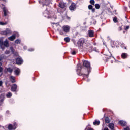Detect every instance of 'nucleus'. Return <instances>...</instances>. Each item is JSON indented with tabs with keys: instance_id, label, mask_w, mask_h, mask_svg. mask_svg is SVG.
<instances>
[{
	"instance_id": "obj_16",
	"label": "nucleus",
	"mask_w": 130,
	"mask_h": 130,
	"mask_svg": "<svg viewBox=\"0 0 130 130\" xmlns=\"http://www.w3.org/2000/svg\"><path fill=\"white\" fill-rule=\"evenodd\" d=\"M119 124L121 125V126H125V125L126 124V122L124 121H120L119 122Z\"/></svg>"
},
{
	"instance_id": "obj_57",
	"label": "nucleus",
	"mask_w": 130,
	"mask_h": 130,
	"mask_svg": "<svg viewBox=\"0 0 130 130\" xmlns=\"http://www.w3.org/2000/svg\"><path fill=\"white\" fill-rule=\"evenodd\" d=\"M94 45H96V44L94 43Z\"/></svg>"
},
{
	"instance_id": "obj_22",
	"label": "nucleus",
	"mask_w": 130,
	"mask_h": 130,
	"mask_svg": "<svg viewBox=\"0 0 130 130\" xmlns=\"http://www.w3.org/2000/svg\"><path fill=\"white\" fill-rule=\"evenodd\" d=\"M100 124V121L95 120L93 122V125H99Z\"/></svg>"
},
{
	"instance_id": "obj_52",
	"label": "nucleus",
	"mask_w": 130,
	"mask_h": 130,
	"mask_svg": "<svg viewBox=\"0 0 130 130\" xmlns=\"http://www.w3.org/2000/svg\"><path fill=\"white\" fill-rule=\"evenodd\" d=\"M24 49H27V47H24Z\"/></svg>"
},
{
	"instance_id": "obj_1",
	"label": "nucleus",
	"mask_w": 130,
	"mask_h": 130,
	"mask_svg": "<svg viewBox=\"0 0 130 130\" xmlns=\"http://www.w3.org/2000/svg\"><path fill=\"white\" fill-rule=\"evenodd\" d=\"M84 67H85L87 69V73L88 75L85 74L84 73H82V66L81 64H78L77 66V73L79 75V76H83L84 79H86V78L89 77V74L91 73V63L88 61L84 60L83 63Z\"/></svg>"
},
{
	"instance_id": "obj_14",
	"label": "nucleus",
	"mask_w": 130,
	"mask_h": 130,
	"mask_svg": "<svg viewBox=\"0 0 130 130\" xmlns=\"http://www.w3.org/2000/svg\"><path fill=\"white\" fill-rule=\"evenodd\" d=\"M121 56L123 59H125V58H127L128 55L126 53H122Z\"/></svg>"
},
{
	"instance_id": "obj_8",
	"label": "nucleus",
	"mask_w": 130,
	"mask_h": 130,
	"mask_svg": "<svg viewBox=\"0 0 130 130\" xmlns=\"http://www.w3.org/2000/svg\"><path fill=\"white\" fill-rule=\"evenodd\" d=\"M17 127V123H14V125L12 124H9L8 125V128L9 130H13V129H16Z\"/></svg>"
},
{
	"instance_id": "obj_41",
	"label": "nucleus",
	"mask_w": 130,
	"mask_h": 130,
	"mask_svg": "<svg viewBox=\"0 0 130 130\" xmlns=\"http://www.w3.org/2000/svg\"><path fill=\"white\" fill-rule=\"evenodd\" d=\"M52 19H56V16L54 15L53 16L51 17Z\"/></svg>"
},
{
	"instance_id": "obj_26",
	"label": "nucleus",
	"mask_w": 130,
	"mask_h": 130,
	"mask_svg": "<svg viewBox=\"0 0 130 130\" xmlns=\"http://www.w3.org/2000/svg\"><path fill=\"white\" fill-rule=\"evenodd\" d=\"M105 122L106 123H109V122H110V120H109V118H108V117H106Z\"/></svg>"
},
{
	"instance_id": "obj_58",
	"label": "nucleus",
	"mask_w": 130,
	"mask_h": 130,
	"mask_svg": "<svg viewBox=\"0 0 130 130\" xmlns=\"http://www.w3.org/2000/svg\"><path fill=\"white\" fill-rule=\"evenodd\" d=\"M110 55H111H111H112L111 54H110Z\"/></svg>"
},
{
	"instance_id": "obj_7",
	"label": "nucleus",
	"mask_w": 130,
	"mask_h": 130,
	"mask_svg": "<svg viewBox=\"0 0 130 130\" xmlns=\"http://www.w3.org/2000/svg\"><path fill=\"white\" fill-rule=\"evenodd\" d=\"M76 9H77V5L72 3L69 7V10H70V11H75Z\"/></svg>"
},
{
	"instance_id": "obj_28",
	"label": "nucleus",
	"mask_w": 130,
	"mask_h": 130,
	"mask_svg": "<svg viewBox=\"0 0 130 130\" xmlns=\"http://www.w3.org/2000/svg\"><path fill=\"white\" fill-rule=\"evenodd\" d=\"M95 9H100V5H99V4H96L95 5Z\"/></svg>"
},
{
	"instance_id": "obj_47",
	"label": "nucleus",
	"mask_w": 130,
	"mask_h": 130,
	"mask_svg": "<svg viewBox=\"0 0 130 130\" xmlns=\"http://www.w3.org/2000/svg\"><path fill=\"white\" fill-rule=\"evenodd\" d=\"M119 30H122V28L121 27H119Z\"/></svg>"
},
{
	"instance_id": "obj_42",
	"label": "nucleus",
	"mask_w": 130,
	"mask_h": 130,
	"mask_svg": "<svg viewBox=\"0 0 130 130\" xmlns=\"http://www.w3.org/2000/svg\"><path fill=\"white\" fill-rule=\"evenodd\" d=\"M71 53L73 55H75L76 54V51H73Z\"/></svg>"
},
{
	"instance_id": "obj_35",
	"label": "nucleus",
	"mask_w": 130,
	"mask_h": 130,
	"mask_svg": "<svg viewBox=\"0 0 130 130\" xmlns=\"http://www.w3.org/2000/svg\"><path fill=\"white\" fill-rule=\"evenodd\" d=\"M5 54H10V51L9 50H6L5 52Z\"/></svg>"
},
{
	"instance_id": "obj_33",
	"label": "nucleus",
	"mask_w": 130,
	"mask_h": 130,
	"mask_svg": "<svg viewBox=\"0 0 130 130\" xmlns=\"http://www.w3.org/2000/svg\"><path fill=\"white\" fill-rule=\"evenodd\" d=\"M113 22L114 23H117L118 21H117V17H114L113 18Z\"/></svg>"
},
{
	"instance_id": "obj_39",
	"label": "nucleus",
	"mask_w": 130,
	"mask_h": 130,
	"mask_svg": "<svg viewBox=\"0 0 130 130\" xmlns=\"http://www.w3.org/2000/svg\"><path fill=\"white\" fill-rule=\"evenodd\" d=\"M10 50H11L12 52H14V48L13 47H11Z\"/></svg>"
},
{
	"instance_id": "obj_6",
	"label": "nucleus",
	"mask_w": 130,
	"mask_h": 130,
	"mask_svg": "<svg viewBox=\"0 0 130 130\" xmlns=\"http://www.w3.org/2000/svg\"><path fill=\"white\" fill-rule=\"evenodd\" d=\"M85 44V39L83 38L80 39L78 42V45L79 46H83Z\"/></svg>"
},
{
	"instance_id": "obj_38",
	"label": "nucleus",
	"mask_w": 130,
	"mask_h": 130,
	"mask_svg": "<svg viewBox=\"0 0 130 130\" xmlns=\"http://www.w3.org/2000/svg\"><path fill=\"white\" fill-rule=\"evenodd\" d=\"M59 34H60V35H63V34H64V33L63 32V31L60 30V31H59Z\"/></svg>"
},
{
	"instance_id": "obj_2",
	"label": "nucleus",
	"mask_w": 130,
	"mask_h": 130,
	"mask_svg": "<svg viewBox=\"0 0 130 130\" xmlns=\"http://www.w3.org/2000/svg\"><path fill=\"white\" fill-rule=\"evenodd\" d=\"M9 41L8 40H6L4 42L3 41H0V47L2 49L4 50L5 48L3 47V46H5V47H9Z\"/></svg>"
},
{
	"instance_id": "obj_12",
	"label": "nucleus",
	"mask_w": 130,
	"mask_h": 130,
	"mask_svg": "<svg viewBox=\"0 0 130 130\" xmlns=\"http://www.w3.org/2000/svg\"><path fill=\"white\" fill-rule=\"evenodd\" d=\"M8 39L10 41H14L16 39V35L14 34L12 36L8 37Z\"/></svg>"
},
{
	"instance_id": "obj_9",
	"label": "nucleus",
	"mask_w": 130,
	"mask_h": 130,
	"mask_svg": "<svg viewBox=\"0 0 130 130\" xmlns=\"http://www.w3.org/2000/svg\"><path fill=\"white\" fill-rule=\"evenodd\" d=\"M18 88V86L16 84H14L12 85L11 87V91L12 92H16L17 91V88Z\"/></svg>"
},
{
	"instance_id": "obj_31",
	"label": "nucleus",
	"mask_w": 130,
	"mask_h": 130,
	"mask_svg": "<svg viewBox=\"0 0 130 130\" xmlns=\"http://www.w3.org/2000/svg\"><path fill=\"white\" fill-rule=\"evenodd\" d=\"M64 41H66V42H70V38L69 37L65 38Z\"/></svg>"
},
{
	"instance_id": "obj_40",
	"label": "nucleus",
	"mask_w": 130,
	"mask_h": 130,
	"mask_svg": "<svg viewBox=\"0 0 130 130\" xmlns=\"http://www.w3.org/2000/svg\"><path fill=\"white\" fill-rule=\"evenodd\" d=\"M124 130H130V128L129 127L127 126L126 128H124Z\"/></svg>"
},
{
	"instance_id": "obj_21",
	"label": "nucleus",
	"mask_w": 130,
	"mask_h": 130,
	"mask_svg": "<svg viewBox=\"0 0 130 130\" xmlns=\"http://www.w3.org/2000/svg\"><path fill=\"white\" fill-rule=\"evenodd\" d=\"M44 16L45 17H47L48 18H50L49 16H48V11H47V9H46L44 13Z\"/></svg>"
},
{
	"instance_id": "obj_25",
	"label": "nucleus",
	"mask_w": 130,
	"mask_h": 130,
	"mask_svg": "<svg viewBox=\"0 0 130 130\" xmlns=\"http://www.w3.org/2000/svg\"><path fill=\"white\" fill-rule=\"evenodd\" d=\"M7 71L9 73H13V69H12V68H7Z\"/></svg>"
},
{
	"instance_id": "obj_32",
	"label": "nucleus",
	"mask_w": 130,
	"mask_h": 130,
	"mask_svg": "<svg viewBox=\"0 0 130 130\" xmlns=\"http://www.w3.org/2000/svg\"><path fill=\"white\" fill-rule=\"evenodd\" d=\"M90 3L91 4V5L95 6V0H90Z\"/></svg>"
},
{
	"instance_id": "obj_4",
	"label": "nucleus",
	"mask_w": 130,
	"mask_h": 130,
	"mask_svg": "<svg viewBox=\"0 0 130 130\" xmlns=\"http://www.w3.org/2000/svg\"><path fill=\"white\" fill-rule=\"evenodd\" d=\"M1 34L3 35H11L12 31L10 29L7 28L5 30L2 31Z\"/></svg>"
},
{
	"instance_id": "obj_37",
	"label": "nucleus",
	"mask_w": 130,
	"mask_h": 130,
	"mask_svg": "<svg viewBox=\"0 0 130 130\" xmlns=\"http://www.w3.org/2000/svg\"><path fill=\"white\" fill-rule=\"evenodd\" d=\"M3 70L4 69L2 67H0V74H1V75H2V73H3Z\"/></svg>"
},
{
	"instance_id": "obj_53",
	"label": "nucleus",
	"mask_w": 130,
	"mask_h": 130,
	"mask_svg": "<svg viewBox=\"0 0 130 130\" xmlns=\"http://www.w3.org/2000/svg\"><path fill=\"white\" fill-rule=\"evenodd\" d=\"M6 113H9V111H6Z\"/></svg>"
},
{
	"instance_id": "obj_11",
	"label": "nucleus",
	"mask_w": 130,
	"mask_h": 130,
	"mask_svg": "<svg viewBox=\"0 0 130 130\" xmlns=\"http://www.w3.org/2000/svg\"><path fill=\"white\" fill-rule=\"evenodd\" d=\"M3 12L5 17L8 16V14H10V12H9V11L8 9H7V8H6V7L3 8Z\"/></svg>"
},
{
	"instance_id": "obj_29",
	"label": "nucleus",
	"mask_w": 130,
	"mask_h": 130,
	"mask_svg": "<svg viewBox=\"0 0 130 130\" xmlns=\"http://www.w3.org/2000/svg\"><path fill=\"white\" fill-rule=\"evenodd\" d=\"M7 24H8V22H0V25H1V26H5V25H7Z\"/></svg>"
},
{
	"instance_id": "obj_44",
	"label": "nucleus",
	"mask_w": 130,
	"mask_h": 130,
	"mask_svg": "<svg viewBox=\"0 0 130 130\" xmlns=\"http://www.w3.org/2000/svg\"><path fill=\"white\" fill-rule=\"evenodd\" d=\"M34 50V49L32 48L28 49V51H33Z\"/></svg>"
},
{
	"instance_id": "obj_46",
	"label": "nucleus",
	"mask_w": 130,
	"mask_h": 130,
	"mask_svg": "<svg viewBox=\"0 0 130 130\" xmlns=\"http://www.w3.org/2000/svg\"><path fill=\"white\" fill-rule=\"evenodd\" d=\"M66 19H67V20H70V19H71V18L69 17L68 16H67Z\"/></svg>"
},
{
	"instance_id": "obj_10",
	"label": "nucleus",
	"mask_w": 130,
	"mask_h": 130,
	"mask_svg": "<svg viewBox=\"0 0 130 130\" xmlns=\"http://www.w3.org/2000/svg\"><path fill=\"white\" fill-rule=\"evenodd\" d=\"M16 62L17 64H18L19 66H20V64H22L23 62V60L21 58H17L16 59Z\"/></svg>"
},
{
	"instance_id": "obj_15",
	"label": "nucleus",
	"mask_w": 130,
	"mask_h": 130,
	"mask_svg": "<svg viewBox=\"0 0 130 130\" xmlns=\"http://www.w3.org/2000/svg\"><path fill=\"white\" fill-rule=\"evenodd\" d=\"M59 7H60V8H61L62 9H64V8H66V3L63 2H60L59 4Z\"/></svg>"
},
{
	"instance_id": "obj_19",
	"label": "nucleus",
	"mask_w": 130,
	"mask_h": 130,
	"mask_svg": "<svg viewBox=\"0 0 130 130\" xmlns=\"http://www.w3.org/2000/svg\"><path fill=\"white\" fill-rule=\"evenodd\" d=\"M89 10H91L92 13H94L95 12V8H93V6L92 5H89L88 6Z\"/></svg>"
},
{
	"instance_id": "obj_3",
	"label": "nucleus",
	"mask_w": 130,
	"mask_h": 130,
	"mask_svg": "<svg viewBox=\"0 0 130 130\" xmlns=\"http://www.w3.org/2000/svg\"><path fill=\"white\" fill-rule=\"evenodd\" d=\"M50 0H39V3H40V4H43V6H44V5H45L46 6H48L50 4Z\"/></svg>"
},
{
	"instance_id": "obj_56",
	"label": "nucleus",
	"mask_w": 130,
	"mask_h": 130,
	"mask_svg": "<svg viewBox=\"0 0 130 130\" xmlns=\"http://www.w3.org/2000/svg\"><path fill=\"white\" fill-rule=\"evenodd\" d=\"M89 81H90V80H87V82H89Z\"/></svg>"
},
{
	"instance_id": "obj_34",
	"label": "nucleus",
	"mask_w": 130,
	"mask_h": 130,
	"mask_svg": "<svg viewBox=\"0 0 130 130\" xmlns=\"http://www.w3.org/2000/svg\"><path fill=\"white\" fill-rule=\"evenodd\" d=\"M93 51H95V52H99L98 49H97V48H94L93 49Z\"/></svg>"
},
{
	"instance_id": "obj_48",
	"label": "nucleus",
	"mask_w": 130,
	"mask_h": 130,
	"mask_svg": "<svg viewBox=\"0 0 130 130\" xmlns=\"http://www.w3.org/2000/svg\"><path fill=\"white\" fill-rule=\"evenodd\" d=\"M104 130H109V129H108V128H106H106H104Z\"/></svg>"
},
{
	"instance_id": "obj_17",
	"label": "nucleus",
	"mask_w": 130,
	"mask_h": 130,
	"mask_svg": "<svg viewBox=\"0 0 130 130\" xmlns=\"http://www.w3.org/2000/svg\"><path fill=\"white\" fill-rule=\"evenodd\" d=\"M14 73L16 76H19V75H20V69L19 68H17L14 71Z\"/></svg>"
},
{
	"instance_id": "obj_55",
	"label": "nucleus",
	"mask_w": 130,
	"mask_h": 130,
	"mask_svg": "<svg viewBox=\"0 0 130 130\" xmlns=\"http://www.w3.org/2000/svg\"><path fill=\"white\" fill-rule=\"evenodd\" d=\"M111 63H113V61H111Z\"/></svg>"
},
{
	"instance_id": "obj_13",
	"label": "nucleus",
	"mask_w": 130,
	"mask_h": 130,
	"mask_svg": "<svg viewBox=\"0 0 130 130\" xmlns=\"http://www.w3.org/2000/svg\"><path fill=\"white\" fill-rule=\"evenodd\" d=\"M9 79L12 83H16V77L15 76H11Z\"/></svg>"
},
{
	"instance_id": "obj_18",
	"label": "nucleus",
	"mask_w": 130,
	"mask_h": 130,
	"mask_svg": "<svg viewBox=\"0 0 130 130\" xmlns=\"http://www.w3.org/2000/svg\"><path fill=\"white\" fill-rule=\"evenodd\" d=\"M88 35H89V37H93L94 31L93 30H89L88 31Z\"/></svg>"
},
{
	"instance_id": "obj_43",
	"label": "nucleus",
	"mask_w": 130,
	"mask_h": 130,
	"mask_svg": "<svg viewBox=\"0 0 130 130\" xmlns=\"http://www.w3.org/2000/svg\"><path fill=\"white\" fill-rule=\"evenodd\" d=\"M52 24L53 25H55V26H57V25H59L58 23H52Z\"/></svg>"
},
{
	"instance_id": "obj_36",
	"label": "nucleus",
	"mask_w": 130,
	"mask_h": 130,
	"mask_svg": "<svg viewBox=\"0 0 130 130\" xmlns=\"http://www.w3.org/2000/svg\"><path fill=\"white\" fill-rule=\"evenodd\" d=\"M128 29H129V25L127 26H126V27H125V30L126 31H127V30H128Z\"/></svg>"
},
{
	"instance_id": "obj_24",
	"label": "nucleus",
	"mask_w": 130,
	"mask_h": 130,
	"mask_svg": "<svg viewBox=\"0 0 130 130\" xmlns=\"http://www.w3.org/2000/svg\"><path fill=\"white\" fill-rule=\"evenodd\" d=\"M15 43H16V44H20V43H21V40L19 39L16 40L15 41Z\"/></svg>"
},
{
	"instance_id": "obj_51",
	"label": "nucleus",
	"mask_w": 130,
	"mask_h": 130,
	"mask_svg": "<svg viewBox=\"0 0 130 130\" xmlns=\"http://www.w3.org/2000/svg\"><path fill=\"white\" fill-rule=\"evenodd\" d=\"M124 8H125V10H127V7H125Z\"/></svg>"
},
{
	"instance_id": "obj_30",
	"label": "nucleus",
	"mask_w": 130,
	"mask_h": 130,
	"mask_svg": "<svg viewBox=\"0 0 130 130\" xmlns=\"http://www.w3.org/2000/svg\"><path fill=\"white\" fill-rule=\"evenodd\" d=\"M4 101V95H0V102Z\"/></svg>"
},
{
	"instance_id": "obj_5",
	"label": "nucleus",
	"mask_w": 130,
	"mask_h": 130,
	"mask_svg": "<svg viewBox=\"0 0 130 130\" xmlns=\"http://www.w3.org/2000/svg\"><path fill=\"white\" fill-rule=\"evenodd\" d=\"M62 29L65 33H69L71 29V27L68 25H64L62 27Z\"/></svg>"
},
{
	"instance_id": "obj_49",
	"label": "nucleus",
	"mask_w": 130,
	"mask_h": 130,
	"mask_svg": "<svg viewBox=\"0 0 130 130\" xmlns=\"http://www.w3.org/2000/svg\"><path fill=\"white\" fill-rule=\"evenodd\" d=\"M87 130H94V129H93V128H89V129H87Z\"/></svg>"
},
{
	"instance_id": "obj_54",
	"label": "nucleus",
	"mask_w": 130,
	"mask_h": 130,
	"mask_svg": "<svg viewBox=\"0 0 130 130\" xmlns=\"http://www.w3.org/2000/svg\"><path fill=\"white\" fill-rule=\"evenodd\" d=\"M4 2H7V0H3Z\"/></svg>"
},
{
	"instance_id": "obj_23",
	"label": "nucleus",
	"mask_w": 130,
	"mask_h": 130,
	"mask_svg": "<svg viewBox=\"0 0 130 130\" xmlns=\"http://www.w3.org/2000/svg\"><path fill=\"white\" fill-rule=\"evenodd\" d=\"M121 47L124 49H126V46H125V44L124 43H122L120 45Z\"/></svg>"
},
{
	"instance_id": "obj_50",
	"label": "nucleus",
	"mask_w": 130,
	"mask_h": 130,
	"mask_svg": "<svg viewBox=\"0 0 130 130\" xmlns=\"http://www.w3.org/2000/svg\"><path fill=\"white\" fill-rule=\"evenodd\" d=\"M3 64V63H2L1 62H0V67H2V65Z\"/></svg>"
},
{
	"instance_id": "obj_45",
	"label": "nucleus",
	"mask_w": 130,
	"mask_h": 130,
	"mask_svg": "<svg viewBox=\"0 0 130 130\" xmlns=\"http://www.w3.org/2000/svg\"><path fill=\"white\" fill-rule=\"evenodd\" d=\"M3 85V81H0V87L2 86Z\"/></svg>"
},
{
	"instance_id": "obj_27",
	"label": "nucleus",
	"mask_w": 130,
	"mask_h": 130,
	"mask_svg": "<svg viewBox=\"0 0 130 130\" xmlns=\"http://www.w3.org/2000/svg\"><path fill=\"white\" fill-rule=\"evenodd\" d=\"M6 96L8 98H10V97H12V93L11 92H8L7 94H6Z\"/></svg>"
},
{
	"instance_id": "obj_20",
	"label": "nucleus",
	"mask_w": 130,
	"mask_h": 130,
	"mask_svg": "<svg viewBox=\"0 0 130 130\" xmlns=\"http://www.w3.org/2000/svg\"><path fill=\"white\" fill-rule=\"evenodd\" d=\"M109 127L112 130H113L114 128V124L112 123H110L109 124Z\"/></svg>"
}]
</instances>
